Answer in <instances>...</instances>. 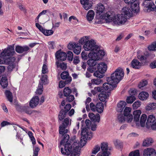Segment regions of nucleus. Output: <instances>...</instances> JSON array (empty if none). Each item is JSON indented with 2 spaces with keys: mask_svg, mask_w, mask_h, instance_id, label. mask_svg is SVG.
Returning a JSON list of instances; mask_svg holds the SVG:
<instances>
[{
  "mask_svg": "<svg viewBox=\"0 0 156 156\" xmlns=\"http://www.w3.org/2000/svg\"><path fill=\"white\" fill-rule=\"evenodd\" d=\"M147 48L150 51H156V41L153 42L149 45L147 47Z\"/></svg>",
  "mask_w": 156,
  "mask_h": 156,
  "instance_id": "obj_38",
  "label": "nucleus"
},
{
  "mask_svg": "<svg viewBox=\"0 0 156 156\" xmlns=\"http://www.w3.org/2000/svg\"><path fill=\"white\" fill-rule=\"evenodd\" d=\"M66 112L64 110H62L60 112L58 115V118L60 120H62L65 117Z\"/></svg>",
  "mask_w": 156,
  "mask_h": 156,
  "instance_id": "obj_42",
  "label": "nucleus"
},
{
  "mask_svg": "<svg viewBox=\"0 0 156 156\" xmlns=\"http://www.w3.org/2000/svg\"><path fill=\"white\" fill-rule=\"evenodd\" d=\"M81 4L83 5V7L86 10H88L92 6V0H80Z\"/></svg>",
  "mask_w": 156,
  "mask_h": 156,
  "instance_id": "obj_16",
  "label": "nucleus"
},
{
  "mask_svg": "<svg viewBox=\"0 0 156 156\" xmlns=\"http://www.w3.org/2000/svg\"><path fill=\"white\" fill-rule=\"evenodd\" d=\"M156 119L154 115H150L148 117L146 123V127L149 128L150 126L156 122Z\"/></svg>",
  "mask_w": 156,
  "mask_h": 156,
  "instance_id": "obj_20",
  "label": "nucleus"
},
{
  "mask_svg": "<svg viewBox=\"0 0 156 156\" xmlns=\"http://www.w3.org/2000/svg\"><path fill=\"white\" fill-rule=\"evenodd\" d=\"M147 110H151L156 109V103H151L148 104L145 107Z\"/></svg>",
  "mask_w": 156,
  "mask_h": 156,
  "instance_id": "obj_36",
  "label": "nucleus"
},
{
  "mask_svg": "<svg viewBox=\"0 0 156 156\" xmlns=\"http://www.w3.org/2000/svg\"><path fill=\"white\" fill-rule=\"evenodd\" d=\"M110 95V93H100L98 95V98L101 101H104L106 99L108 98Z\"/></svg>",
  "mask_w": 156,
  "mask_h": 156,
  "instance_id": "obj_30",
  "label": "nucleus"
},
{
  "mask_svg": "<svg viewBox=\"0 0 156 156\" xmlns=\"http://www.w3.org/2000/svg\"><path fill=\"white\" fill-rule=\"evenodd\" d=\"M88 56L89 59L88 60L87 63L89 67L87 69V70L90 72L92 73L96 69L94 66L97 64V61L98 60L96 59V57L92 53H89Z\"/></svg>",
  "mask_w": 156,
  "mask_h": 156,
  "instance_id": "obj_6",
  "label": "nucleus"
},
{
  "mask_svg": "<svg viewBox=\"0 0 156 156\" xmlns=\"http://www.w3.org/2000/svg\"><path fill=\"white\" fill-rule=\"evenodd\" d=\"M143 154L144 156H156V151L152 148H147L143 151Z\"/></svg>",
  "mask_w": 156,
  "mask_h": 156,
  "instance_id": "obj_15",
  "label": "nucleus"
},
{
  "mask_svg": "<svg viewBox=\"0 0 156 156\" xmlns=\"http://www.w3.org/2000/svg\"><path fill=\"white\" fill-rule=\"evenodd\" d=\"M100 71H99V70H98L96 71L94 73V76L97 77H98L100 79L103 78L104 76V74L105 73H102V72H101Z\"/></svg>",
  "mask_w": 156,
  "mask_h": 156,
  "instance_id": "obj_43",
  "label": "nucleus"
},
{
  "mask_svg": "<svg viewBox=\"0 0 156 156\" xmlns=\"http://www.w3.org/2000/svg\"><path fill=\"white\" fill-rule=\"evenodd\" d=\"M82 58L85 60H86L87 59V53L85 51H83L81 54Z\"/></svg>",
  "mask_w": 156,
  "mask_h": 156,
  "instance_id": "obj_62",
  "label": "nucleus"
},
{
  "mask_svg": "<svg viewBox=\"0 0 156 156\" xmlns=\"http://www.w3.org/2000/svg\"><path fill=\"white\" fill-rule=\"evenodd\" d=\"M71 121V120L69 118H66L63 123L59 127V133L64 135V138L60 142V146H64V149L61 147V152L64 155L68 156L70 154V156H79L80 149L79 146V142L75 141L72 145H71L68 142L69 136L66 134L68 132V130L66 128L69 125H70Z\"/></svg>",
  "mask_w": 156,
  "mask_h": 156,
  "instance_id": "obj_1",
  "label": "nucleus"
},
{
  "mask_svg": "<svg viewBox=\"0 0 156 156\" xmlns=\"http://www.w3.org/2000/svg\"><path fill=\"white\" fill-rule=\"evenodd\" d=\"M91 99L90 98H88L85 102V104L86 105V109L87 111H89L90 110L89 106L88 105L89 103L91 101Z\"/></svg>",
  "mask_w": 156,
  "mask_h": 156,
  "instance_id": "obj_59",
  "label": "nucleus"
},
{
  "mask_svg": "<svg viewBox=\"0 0 156 156\" xmlns=\"http://www.w3.org/2000/svg\"><path fill=\"white\" fill-rule=\"evenodd\" d=\"M56 65L58 68H59L62 70H65L67 67L66 64L63 62H56Z\"/></svg>",
  "mask_w": 156,
  "mask_h": 156,
  "instance_id": "obj_40",
  "label": "nucleus"
},
{
  "mask_svg": "<svg viewBox=\"0 0 156 156\" xmlns=\"http://www.w3.org/2000/svg\"><path fill=\"white\" fill-rule=\"evenodd\" d=\"M100 150V147L98 145L95 146L92 151V153L94 154H96Z\"/></svg>",
  "mask_w": 156,
  "mask_h": 156,
  "instance_id": "obj_57",
  "label": "nucleus"
},
{
  "mask_svg": "<svg viewBox=\"0 0 156 156\" xmlns=\"http://www.w3.org/2000/svg\"><path fill=\"white\" fill-rule=\"evenodd\" d=\"M98 47V49L97 51L92 53L93 54L96 58V59L100 60L105 55V52L103 50H100Z\"/></svg>",
  "mask_w": 156,
  "mask_h": 156,
  "instance_id": "obj_19",
  "label": "nucleus"
},
{
  "mask_svg": "<svg viewBox=\"0 0 156 156\" xmlns=\"http://www.w3.org/2000/svg\"><path fill=\"white\" fill-rule=\"evenodd\" d=\"M141 105V102L139 101H137L133 104L132 106L133 109H136Z\"/></svg>",
  "mask_w": 156,
  "mask_h": 156,
  "instance_id": "obj_55",
  "label": "nucleus"
},
{
  "mask_svg": "<svg viewBox=\"0 0 156 156\" xmlns=\"http://www.w3.org/2000/svg\"><path fill=\"white\" fill-rule=\"evenodd\" d=\"M131 7L133 12L137 13L139 11V4L138 3L132 4Z\"/></svg>",
  "mask_w": 156,
  "mask_h": 156,
  "instance_id": "obj_37",
  "label": "nucleus"
},
{
  "mask_svg": "<svg viewBox=\"0 0 156 156\" xmlns=\"http://www.w3.org/2000/svg\"><path fill=\"white\" fill-rule=\"evenodd\" d=\"M78 44L73 42H71L68 45L67 48L69 50H73Z\"/></svg>",
  "mask_w": 156,
  "mask_h": 156,
  "instance_id": "obj_47",
  "label": "nucleus"
},
{
  "mask_svg": "<svg viewBox=\"0 0 156 156\" xmlns=\"http://www.w3.org/2000/svg\"><path fill=\"white\" fill-rule=\"evenodd\" d=\"M5 95L8 101L10 102L12 101V93L9 90H6L5 92Z\"/></svg>",
  "mask_w": 156,
  "mask_h": 156,
  "instance_id": "obj_41",
  "label": "nucleus"
},
{
  "mask_svg": "<svg viewBox=\"0 0 156 156\" xmlns=\"http://www.w3.org/2000/svg\"><path fill=\"white\" fill-rule=\"evenodd\" d=\"M102 82L101 79H93L91 80V83L93 84L99 85Z\"/></svg>",
  "mask_w": 156,
  "mask_h": 156,
  "instance_id": "obj_51",
  "label": "nucleus"
},
{
  "mask_svg": "<svg viewBox=\"0 0 156 156\" xmlns=\"http://www.w3.org/2000/svg\"><path fill=\"white\" fill-rule=\"evenodd\" d=\"M96 18L98 19L105 20L107 22H110L112 20L111 16V13L105 12V8L101 3L98 4L95 8Z\"/></svg>",
  "mask_w": 156,
  "mask_h": 156,
  "instance_id": "obj_3",
  "label": "nucleus"
},
{
  "mask_svg": "<svg viewBox=\"0 0 156 156\" xmlns=\"http://www.w3.org/2000/svg\"><path fill=\"white\" fill-rule=\"evenodd\" d=\"M142 5L147 8V12H150L151 11H156V6L154 3L152 2L147 3L144 1Z\"/></svg>",
  "mask_w": 156,
  "mask_h": 156,
  "instance_id": "obj_12",
  "label": "nucleus"
},
{
  "mask_svg": "<svg viewBox=\"0 0 156 156\" xmlns=\"http://www.w3.org/2000/svg\"><path fill=\"white\" fill-rule=\"evenodd\" d=\"M14 124L13 123H11L10 122H8L7 121H3L1 123V126L2 127H4L5 126L9 125H13Z\"/></svg>",
  "mask_w": 156,
  "mask_h": 156,
  "instance_id": "obj_63",
  "label": "nucleus"
},
{
  "mask_svg": "<svg viewBox=\"0 0 156 156\" xmlns=\"http://www.w3.org/2000/svg\"><path fill=\"white\" fill-rule=\"evenodd\" d=\"M61 77L62 80H66V83H70L72 81V78L69 76V73L66 71H64L61 73Z\"/></svg>",
  "mask_w": 156,
  "mask_h": 156,
  "instance_id": "obj_22",
  "label": "nucleus"
},
{
  "mask_svg": "<svg viewBox=\"0 0 156 156\" xmlns=\"http://www.w3.org/2000/svg\"><path fill=\"white\" fill-rule=\"evenodd\" d=\"M100 116L99 114H97L95 115L93 118L94 119H92V121L94 122H99L100 121Z\"/></svg>",
  "mask_w": 156,
  "mask_h": 156,
  "instance_id": "obj_58",
  "label": "nucleus"
},
{
  "mask_svg": "<svg viewBox=\"0 0 156 156\" xmlns=\"http://www.w3.org/2000/svg\"><path fill=\"white\" fill-rule=\"evenodd\" d=\"M136 99L135 94H133L127 97L126 102L128 104H132Z\"/></svg>",
  "mask_w": 156,
  "mask_h": 156,
  "instance_id": "obj_34",
  "label": "nucleus"
},
{
  "mask_svg": "<svg viewBox=\"0 0 156 156\" xmlns=\"http://www.w3.org/2000/svg\"><path fill=\"white\" fill-rule=\"evenodd\" d=\"M94 16V11L92 10H89L87 15V20L89 21H91L93 19Z\"/></svg>",
  "mask_w": 156,
  "mask_h": 156,
  "instance_id": "obj_31",
  "label": "nucleus"
},
{
  "mask_svg": "<svg viewBox=\"0 0 156 156\" xmlns=\"http://www.w3.org/2000/svg\"><path fill=\"white\" fill-rule=\"evenodd\" d=\"M112 80L109 77L107 79L108 83H105L103 84V88L104 90L107 92V93H110L109 91L113 89L116 87V84L114 82H111Z\"/></svg>",
  "mask_w": 156,
  "mask_h": 156,
  "instance_id": "obj_9",
  "label": "nucleus"
},
{
  "mask_svg": "<svg viewBox=\"0 0 156 156\" xmlns=\"http://www.w3.org/2000/svg\"><path fill=\"white\" fill-rule=\"evenodd\" d=\"M140 153L138 150H136L133 151L130 153L129 154V156H139Z\"/></svg>",
  "mask_w": 156,
  "mask_h": 156,
  "instance_id": "obj_60",
  "label": "nucleus"
},
{
  "mask_svg": "<svg viewBox=\"0 0 156 156\" xmlns=\"http://www.w3.org/2000/svg\"><path fill=\"white\" fill-rule=\"evenodd\" d=\"M126 105V102L124 101H120L117 105L116 110L119 112H122Z\"/></svg>",
  "mask_w": 156,
  "mask_h": 156,
  "instance_id": "obj_25",
  "label": "nucleus"
},
{
  "mask_svg": "<svg viewBox=\"0 0 156 156\" xmlns=\"http://www.w3.org/2000/svg\"><path fill=\"white\" fill-rule=\"evenodd\" d=\"M49 10H44L41 12H40L38 15L37 16L36 19L35 20V22H39V19L41 16L42 15H44L47 12H49Z\"/></svg>",
  "mask_w": 156,
  "mask_h": 156,
  "instance_id": "obj_48",
  "label": "nucleus"
},
{
  "mask_svg": "<svg viewBox=\"0 0 156 156\" xmlns=\"http://www.w3.org/2000/svg\"><path fill=\"white\" fill-rule=\"evenodd\" d=\"M29 49V48L27 46L22 47L20 46H17L15 48L16 51L19 53H21L23 52L27 51Z\"/></svg>",
  "mask_w": 156,
  "mask_h": 156,
  "instance_id": "obj_28",
  "label": "nucleus"
},
{
  "mask_svg": "<svg viewBox=\"0 0 156 156\" xmlns=\"http://www.w3.org/2000/svg\"><path fill=\"white\" fill-rule=\"evenodd\" d=\"M89 37L88 36H83L81 38L79 41V44L83 45L85 44L87 41H89Z\"/></svg>",
  "mask_w": 156,
  "mask_h": 156,
  "instance_id": "obj_39",
  "label": "nucleus"
},
{
  "mask_svg": "<svg viewBox=\"0 0 156 156\" xmlns=\"http://www.w3.org/2000/svg\"><path fill=\"white\" fill-rule=\"evenodd\" d=\"M0 84L1 86L3 88L6 87L8 85L7 77L5 76L2 77L1 80Z\"/></svg>",
  "mask_w": 156,
  "mask_h": 156,
  "instance_id": "obj_33",
  "label": "nucleus"
},
{
  "mask_svg": "<svg viewBox=\"0 0 156 156\" xmlns=\"http://www.w3.org/2000/svg\"><path fill=\"white\" fill-rule=\"evenodd\" d=\"M143 66V63L136 59H133L131 62V67L135 69H139Z\"/></svg>",
  "mask_w": 156,
  "mask_h": 156,
  "instance_id": "obj_17",
  "label": "nucleus"
},
{
  "mask_svg": "<svg viewBox=\"0 0 156 156\" xmlns=\"http://www.w3.org/2000/svg\"><path fill=\"white\" fill-rule=\"evenodd\" d=\"M148 84L147 81L146 80H143L140 82L138 84V87L140 89H142L144 87L147 85Z\"/></svg>",
  "mask_w": 156,
  "mask_h": 156,
  "instance_id": "obj_45",
  "label": "nucleus"
},
{
  "mask_svg": "<svg viewBox=\"0 0 156 156\" xmlns=\"http://www.w3.org/2000/svg\"><path fill=\"white\" fill-rule=\"evenodd\" d=\"M71 92V90L69 87H66L64 89L63 93L65 96H68Z\"/></svg>",
  "mask_w": 156,
  "mask_h": 156,
  "instance_id": "obj_50",
  "label": "nucleus"
},
{
  "mask_svg": "<svg viewBox=\"0 0 156 156\" xmlns=\"http://www.w3.org/2000/svg\"><path fill=\"white\" fill-rule=\"evenodd\" d=\"M86 126L88 129H90L92 131H95L97 128V125L93 122H91L89 119H86L85 121Z\"/></svg>",
  "mask_w": 156,
  "mask_h": 156,
  "instance_id": "obj_24",
  "label": "nucleus"
},
{
  "mask_svg": "<svg viewBox=\"0 0 156 156\" xmlns=\"http://www.w3.org/2000/svg\"><path fill=\"white\" fill-rule=\"evenodd\" d=\"M141 114V111L140 110L134 111L133 112L134 116V121L135 122L136 125L137 127L140 126L139 120L140 116Z\"/></svg>",
  "mask_w": 156,
  "mask_h": 156,
  "instance_id": "obj_14",
  "label": "nucleus"
},
{
  "mask_svg": "<svg viewBox=\"0 0 156 156\" xmlns=\"http://www.w3.org/2000/svg\"><path fill=\"white\" fill-rule=\"evenodd\" d=\"M42 33L46 36H49L52 35L54 32L51 30H48L44 29Z\"/></svg>",
  "mask_w": 156,
  "mask_h": 156,
  "instance_id": "obj_46",
  "label": "nucleus"
},
{
  "mask_svg": "<svg viewBox=\"0 0 156 156\" xmlns=\"http://www.w3.org/2000/svg\"><path fill=\"white\" fill-rule=\"evenodd\" d=\"M40 80L41 82V84H44L46 83L47 80V76L46 75H41V77L40 79Z\"/></svg>",
  "mask_w": 156,
  "mask_h": 156,
  "instance_id": "obj_54",
  "label": "nucleus"
},
{
  "mask_svg": "<svg viewBox=\"0 0 156 156\" xmlns=\"http://www.w3.org/2000/svg\"><path fill=\"white\" fill-rule=\"evenodd\" d=\"M68 60L69 61H72L73 59V53L70 51H68L67 52Z\"/></svg>",
  "mask_w": 156,
  "mask_h": 156,
  "instance_id": "obj_56",
  "label": "nucleus"
},
{
  "mask_svg": "<svg viewBox=\"0 0 156 156\" xmlns=\"http://www.w3.org/2000/svg\"><path fill=\"white\" fill-rule=\"evenodd\" d=\"M104 105L102 103L99 102L96 104V111L99 113H102L103 110Z\"/></svg>",
  "mask_w": 156,
  "mask_h": 156,
  "instance_id": "obj_35",
  "label": "nucleus"
},
{
  "mask_svg": "<svg viewBox=\"0 0 156 156\" xmlns=\"http://www.w3.org/2000/svg\"><path fill=\"white\" fill-rule=\"evenodd\" d=\"M24 110L26 113L29 115L31 114L33 112L28 107L24 108Z\"/></svg>",
  "mask_w": 156,
  "mask_h": 156,
  "instance_id": "obj_61",
  "label": "nucleus"
},
{
  "mask_svg": "<svg viewBox=\"0 0 156 156\" xmlns=\"http://www.w3.org/2000/svg\"><path fill=\"white\" fill-rule=\"evenodd\" d=\"M81 49V47L79 46L78 44L73 49V52L75 54L78 55L80 52Z\"/></svg>",
  "mask_w": 156,
  "mask_h": 156,
  "instance_id": "obj_49",
  "label": "nucleus"
},
{
  "mask_svg": "<svg viewBox=\"0 0 156 156\" xmlns=\"http://www.w3.org/2000/svg\"><path fill=\"white\" fill-rule=\"evenodd\" d=\"M101 151L99 152L97 156H108L109 152L108 151V145L107 143L103 142L101 145Z\"/></svg>",
  "mask_w": 156,
  "mask_h": 156,
  "instance_id": "obj_10",
  "label": "nucleus"
},
{
  "mask_svg": "<svg viewBox=\"0 0 156 156\" xmlns=\"http://www.w3.org/2000/svg\"><path fill=\"white\" fill-rule=\"evenodd\" d=\"M121 14L127 18L132 16V11L129 6L124 7L121 10Z\"/></svg>",
  "mask_w": 156,
  "mask_h": 156,
  "instance_id": "obj_13",
  "label": "nucleus"
},
{
  "mask_svg": "<svg viewBox=\"0 0 156 156\" xmlns=\"http://www.w3.org/2000/svg\"><path fill=\"white\" fill-rule=\"evenodd\" d=\"M124 76V72L123 69L121 68H118L111 75L110 77H109L111 80V82H114L116 84L123 79Z\"/></svg>",
  "mask_w": 156,
  "mask_h": 156,
  "instance_id": "obj_4",
  "label": "nucleus"
},
{
  "mask_svg": "<svg viewBox=\"0 0 156 156\" xmlns=\"http://www.w3.org/2000/svg\"><path fill=\"white\" fill-rule=\"evenodd\" d=\"M131 110V108L129 107H126L124 110V115L126 117V121L127 122H131L133 120V115L130 114Z\"/></svg>",
  "mask_w": 156,
  "mask_h": 156,
  "instance_id": "obj_11",
  "label": "nucleus"
},
{
  "mask_svg": "<svg viewBox=\"0 0 156 156\" xmlns=\"http://www.w3.org/2000/svg\"><path fill=\"white\" fill-rule=\"evenodd\" d=\"M39 98L37 96L34 97L30 102V106L32 108L36 107L39 104Z\"/></svg>",
  "mask_w": 156,
  "mask_h": 156,
  "instance_id": "obj_21",
  "label": "nucleus"
},
{
  "mask_svg": "<svg viewBox=\"0 0 156 156\" xmlns=\"http://www.w3.org/2000/svg\"><path fill=\"white\" fill-rule=\"evenodd\" d=\"M147 118V116L145 114H142L140 117V123H139L140 126L142 127H144L145 125V123Z\"/></svg>",
  "mask_w": 156,
  "mask_h": 156,
  "instance_id": "obj_32",
  "label": "nucleus"
},
{
  "mask_svg": "<svg viewBox=\"0 0 156 156\" xmlns=\"http://www.w3.org/2000/svg\"><path fill=\"white\" fill-rule=\"evenodd\" d=\"M84 49L86 51H90V53H94L98 49V46L96 44L95 41L91 39L87 41L83 46Z\"/></svg>",
  "mask_w": 156,
  "mask_h": 156,
  "instance_id": "obj_7",
  "label": "nucleus"
},
{
  "mask_svg": "<svg viewBox=\"0 0 156 156\" xmlns=\"http://www.w3.org/2000/svg\"><path fill=\"white\" fill-rule=\"evenodd\" d=\"M110 16L111 17L112 20L110 22L113 21L115 24L118 25L124 24L127 19L123 15V14H121L116 15L115 17H114L111 13Z\"/></svg>",
  "mask_w": 156,
  "mask_h": 156,
  "instance_id": "obj_8",
  "label": "nucleus"
},
{
  "mask_svg": "<svg viewBox=\"0 0 156 156\" xmlns=\"http://www.w3.org/2000/svg\"><path fill=\"white\" fill-rule=\"evenodd\" d=\"M107 66L104 62H101L98 65L97 69L102 73H105L107 69Z\"/></svg>",
  "mask_w": 156,
  "mask_h": 156,
  "instance_id": "obj_27",
  "label": "nucleus"
},
{
  "mask_svg": "<svg viewBox=\"0 0 156 156\" xmlns=\"http://www.w3.org/2000/svg\"><path fill=\"white\" fill-rule=\"evenodd\" d=\"M40 151V149L38 147H36L33 150V156H38V153Z\"/></svg>",
  "mask_w": 156,
  "mask_h": 156,
  "instance_id": "obj_64",
  "label": "nucleus"
},
{
  "mask_svg": "<svg viewBox=\"0 0 156 156\" xmlns=\"http://www.w3.org/2000/svg\"><path fill=\"white\" fill-rule=\"evenodd\" d=\"M81 129L80 144V146L82 147L85 144L88 139H90L92 137L93 134L91 132H89L88 129L86 128H83V126Z\"/></svg>",
  "mask_w": 156,
  "mask_h": 156,
  "instance_id": "obj_5",
  "label": "nucleus"
},
{
  "mask_svg": "<svg viewBox=\"0 0 156 156\" xmlns=\"http://www.w3.org/2000/svg\"><path fill=\"white\" fill-rule=\"evenodd\" d=\"M154 142L153 140L151 138L148 137L144 139L142 143L144 147H148L151 146Z\"/></svg>",
  "mask_w": 156,
  "mask_h": 156,
  "instance_id": "obj_26",
  "label": "nucleus"
},
{
  "mask_svg": "<svg viewBox=\"0 0 156 156\" xmlns=\"http://www.w3.org/2000/svg\"><path fill=\"white\" fill-rule=\"evenodd\" d=\"M149 94L148 92L146 91L140 92L138 95L139 99L142 101H145L148 98Z\"/></svg>",
  "mask_w": 156,
  "mask_h": 156,
  "instance_id": "obj_29",
  "label": "nucleus"
},
{
  "mask_svg": "<svg viewBox=\"0 0 156 156\" xmlns=\"http://www.w3.org/2000/svg\"><path fill=\"white\" fill-rule=\"evenodd\" d=\"M55 56L57 59L63 61L66 60L67 55L64 52L58 51L55 54Z\"/></svg>",
  "mask_w": 156,
  "mask_h": 156,
  "instance_id": "obj_18",
  "label": "nucleus"
},
{
  "mask_svg": "<svg viewBox=\"0 0 156 156\" xmlns=\"http://www.w3.org/2000/svg\"><path fill=\"white\" fill-rule=\"evenodd\" d=\"M43 89V84H41V82H40L38 87V88L36 92V94H41L42 93Z\"/></svg>",
  "mask_w": 156,
  "mask_h": 156,
  "instance_id": "obj_44",
  "label": "nucleus"
},
{
  "mask_svg": "<svg viewBox=\"0 0 156 156\" xmlns=\"http://www.w3.org/2000/svg\"><path fill=\"white\" fill-rule=\"evenodd\" d=\"M136 57L141 62L143 63V65L147 64L148 62L147 60V55L137 54Z\"/></svg>",
  "mask_w": 156,
  "mask_h": 156,
  "instance_id": "obj_23",
  "label": "nucleus"
},
{
  "mask_svg": "<svg viewBox=\"0 0 156 156\" xmlns=\"http://www.w3.org/2000/svg\"><path fill=\"white\" fill-rule=\"evenodd\" d=\"M118 119L119 122L122 123L126 120V117L122 114H119L118 116Z\"/></svg>",
  "mask_w": 156,
  "mask_h": 156,
  "instance_id": "obj_53",
  "label": "nucleus"
},
{
  "mask_svg": "<svg viewBox=\"0 0 156 156\" xmlns=\"http://www.w3.org/2000/svg\"><path fill=\"white\" fill-rule=\"evenodd\" d=\"M15 53L14 46L12 45L5 49L0 55V64L8 65V69L9 71H12L16 66V59L12 57Z\"/></svg>",
  "mask_w": 156,
  "mask_h": 156,
  "instance_id": "obj_2",
  "label": "nucleus"
},
{
  "mask_svg": "<svg viewBox=\"0 0 156 156\" xmlns=\"http://www.w3.org/2000/svg\"><path fill=\"white\" fill-rule=\"evenodd\" d=\"M48 72V66L45 63H44L43 64L42 67V73L43 74H45L47 73Z\"/></svg>",
  "mask_w": 156,
  "mask_h": 156,
  "instance_id": "obj_52",
  "label": "nucleus"
}]
</instances>
